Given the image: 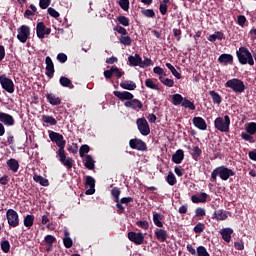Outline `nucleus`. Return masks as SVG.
Masks as SVG:
<instances>
[{
	"label": "nucleus",
	"instance_id": "nucleus-33",
	"mask_svg": "<svg viewBox=\"0 0 256 256\" xmlns=\"http://www.w3.org/2000/svg\"><path fill=\"white\" fill-rule=\"evenodd\" d=\"M33 180L36 183H39L42 187H49V180L45 179L43 176H40L38 174H34Z\"/></svg>",
	"mask_w": 256,
	"mask_h": 256
},
{
	"label": "nucleus",
	"instance_id": "nucleus-36",
	"mask_svg": "<svg viewBox=\"0 0 256 256\" xmlns=\"http://www.w3.org/2000/svg\"><path fill=\"white\" fill-rule=\"evenodd\" d=\"M192 159H194V161H199V159L201 158V155L203 153V151L201 150V148H199V146H194L192 149Z\"/></svg>",
	"mask_w": 256,
	"mask_h": 256
},
{
	"label": "nucleus",
	"instance_id": "nucleus-11",
	"mask_svg": "<svg viewBox=\"0 0 256 256\" xmlns=\"http://www.w3.org/2000/svg\"><path fill=\"white\" fill-rule=\"evenodd\" d=\"M129 146L136 151H147V143L138 138L130 139Z\"/></svg>",
	"mask_w": 256,
	"mask_h": 256
},
{
	"label": "nucleus",
	"instance_id": "nucleus-56",
	"mask_svg": "<svg viewBox=\"0 0 256 256\" xmlns=\"http://www.w3.org/2000/svg\"><path fill=\"white\" fill-rule=\"evenodd\" d=\"M44 241L47 245H53V243L57 241V238L53 235H47L45 236Z\"/></svg>",
	"mask_w": 256,
	"mask_h": 256
},
{
	"label": "nucleus",
	"instance_id": "nucleus-55",
	"mask_svg": "<svg viewBox=\"0 0 256 256\" xmlns=\"http://www.w3.org/2000/svg\"><path fill=\"white\" fill-rule=\"evenodd\" d=\"M152 61L151 58H145L143 60V58H141V63H140V67L142 69H145V67H151Z\"/></svg>",
	"mask_w": 256,
	"mask_h": 256
},
{
	"label": "nucleus",
	"instance_id": "nucleus-4",
	"mask_svg": "<svg viewBox=\"0 0 256 256\" xmlns=\"http://www.w3.org/2000/svg\"><path fill=\"white\" fill-rule=\"evenodd\" d=\"M231 126V118L229 115H225L223 117H217L214 120V127L217 129V131H220V133H229V127Z\"/></svg>",
	"mask_w": 256,
	"mask_h": 256
},
{
	"label": "nucleus",
	"instance_id": "nucleus-64",
	"mask_svg": "<svg viewBox=\"0 0 256 256\" xmlns=\"http://www.w3.org/2000/svg\"><path fill=\"white\" fill-rule=\"evenodd\" d=\"M57 60L59 61V63H67V54L59 53L57 55Z\"/></svg>",
	"mask_w": 256,
	"mask_h": 256
},
{
	"label": "nucleus",
	"instance_id": "nucleus-48",
	"mask_svg": "<svg viewBox=\"0 0 256 256\" xmlns=\"http://www.w3.org/2000/svg\"><path fill=\"white\" fill-rule=\"evenodd\" d=\"M119 42L122 44V45H125L127 47H129L131 45V43H133V40L131 39V36H122L120 39H119Z\"/></svg>",
	"mask_w": 256,
	"mask_h": 256
},
{
	"label": "nucleus",
	"instance_id": "nucleus-41",
	"mask_svg": "<svg viewBox=\"0 0 256 256\" xmlns=\"http://www.w3.org/2000/svg\"><path fill=\"white\" fill-rule=\"evenodd\" d=\"M42 121L48 125H57V120L53 116L43 115Z\"/></svg>",
	"mask_w": 256,
	"mask_h": 256
},
{
	"label": "nucleus",
	"instance_id": "nucleus-29",
	"mask_svg": "<svg viewBox=\"0 0 256 256\" xmlns=\"http://www.w3.org/2000/svg\"><path fill=\"white\" fill-rule=\"evenodd\" d=\"M219 63H223L224 65L233 64V55L231 54H221L218 58Z\"/></svg>",
	"mask_w": 256,
	"mask_h": 256
},
{
	"label": "nucleus",
	"instance_id": "nucleus-8",
	"mask_svg": "<svg viewBox=\"0 0 256 256\" xmlns=\"http://www.w3.org/2000/svg\"><path fill=\"white\" fill-rule=\"evenodd\" d=\"M6 219L10 227H19V214L13 209H8L6 212Z\"/></svg>",
	"mask_w": 256,
	"mask_h": 256
},
{
	"label": "nucleus",
	"instance_id": "nucleus-12",
	"mask_svg": "<svg viewBox=\"0 0 256 256\" xmlns=\"http://www.w3.org/2000/svg\"><path fill=\"white\" fill-rule=\"evenodd\" d=\"M128 239L135 245H143V242L145 241V236L141 232H129Z\"/></svg>",
	"mask_w": 256,
	"mask_h": 256
},
{
	"label": "nucleus",
	"instance_id": "nucleus-49",
	"mask_svg": "<svg viewBox=\"0 0 256 256\" xmlns=\"http://www.w3.org/2000/svg\"><path fill=\"white\" fill-rule=\"evenodd\" d=\"M1 249L3 253H9V251H11V244L9 243V240H4L1 242Z\"/></svg>",
	"mask_w": 256,
	"mask_h": 256
},
{
	"label": "nucleus",
	"instance_id": "nucleus-15",
	"mask_svg": "<svg viewBox=\"0 0 256 256\" xmlns=\"http://www.w3.org/2000/svg\"><path fill=\"white\" fill-rule=\"evenodd\" d=\"M0 123H3L6 127H13L15 125V118L11 114L2 112L0 114Z\"/></svg>",
	"mask_w": 256,
	"mask_h": 256
},
{
	"label": "nucleus",
	"instance_id": "nucleus-63",
	"mask_svg": "<svg viewBox=\"0 0 256 256\" xmlns=\"http://www.w3.org/2000/svg\"><path fill=\"white\" fill-rule=\"evenodd\" d=\"M48 14L50 15V17H54V19H57V17H59V12H57V10H55V8H48Z\"/></svg>",
	"mask_w": 256,
	"mask_h": 256
},
{
	"label": "nucleus",
	"instance_id": "nucleus-23",
	"mask_svg": "<svg viewBox=\"0 0 256 256\" xmlns=\"http://www.w3.org/2000/svg\"><path fill=\"white\" fill-rule=\"evenodd\" d=\"M183 159H185V152L182 149L177 150L172 155V161L173 163H176V165H179L183 162Z\"/></svg>",
	"mask_w": 256,
	"mask_h": 256
},
{
	"label": "nucleus",
	"instance_id": "nucleus-24",
	"mask_svg": "<svg viewBox=\"0 0 256 256\" xmlns=\"http://www.w3.org/2000/svg\"><path fill=\"white\" fill-rule=\"evenodd\" d=\"M7 167L12 171V173H17L19 171V161L15 158H10L6 161Z\"/></svg>",
	"mask_w": 256,
	"mask_h": 256
},
{
	"label": "nucleus",
	"instance_id": "nucleus-14",
	"mask_svg": "<svg viewBox=\"0 0 256 256\" xmlns=\"http://www.w3.org/2000/svg\"><path fill=\"white\" fill-rule=\"evenodd\" d=\"M124 106L133 109L134 111H138V109H143V102L139 99H131L124 103Z\"/></svg>",
	"mask_w": 256,
	"mask_h": 256
},
{
	"label": "nucleus",
	"instance_id": "nucleus-27",
	"mask_svg": "<svg viewBox=\"0 0 256 256\" xmlns=\"http://www.w3.org/2000/svg\"><path fill=\"white\" fill-rule=\"evenodd\" d=\"M120 87L127 91H135L137 89V84L132 80H124L120 83Z\"/></svg>",
	"mask_w": 256,
	"mask_h": 256
},
{
	"label": "nucleus",
	"instance_id": "nucleus-1",
	"mask_svg": "<svg viewBox=\"0 0 256 256\" xmlns=\"http://www.w3.org/2000/svg\"><path fill=\"white\" fill-rule=\"evenodd\" d=\"M49 139L58 147V150L56 151L58 161H60L64 167H67V169H73V163H75V161L73 158H67V153L65 152L67 141H65L63 135L55 131H49Z\"/></svg>",
	"mask_w": 256,
	"mask_h": 256
},
{
	"label": "nucleus",
	"instance_id": "nucleus-38",
	"mask_svg": "<svg viewBox=\"0 0 256 256\" xmlns=\"http://www.w3.org/2000/svg\"><path fill=\"white\" fill-rule=\"evenodd\" d=\"M182 107H184L185 109H190V111H195L196 109L195 103L191 102L187 98H184L182 102Z\"/></svg>",
	"mask_w": 256,
	"mask_h": 256
},
{
	"label": "nucleus",
	"instance_id": "nucleus-19",
	"mask_svg": "<svg viewBox=\"0 0 256 256\" xmlns=\"http://www.w3.org/2000/svg\"><path fill=\"white\" fill-rule=\"evenodd\" d=\"M152 220L156 227H159V229H163V221H165V216L163 214L153 212Z\"/></svg>",
	"mask_w": 256,
	"mask_h": 256
},
{
	"label": "nucleus",
	"instance_id": "nucleus-10",
	"mask_svg": "<svg viewBox=\"0 0 256 256\" xmlns=\"http://www.w3.org/2000/svg\"><path fill=\"white\" fill-rule=\"evenodd\" d=\"M36 35L38 39H45V35H51V28H47L44 22H38L36 25Z\"/></svg>",
	"mask_w": 256,
	"mask_h": 256
},
{
	"label": "nucleus",
	"instance_id": "nucleus-42",
	"mask_svg": "<svg viewBox=\"0 0 256 256\" xmlns=\"http://www.w3.org/2000/svg\"><path fill=\"white\" fill-rule=\"evenodd\" d=\"M166 181L168 185H171V187H173V185H177V178L175 177V174H173V172L168 173Z\"/></svg>",
	"mask_w": 256,
	"mask_h": 256
},
{
	"label": "nucleus",
	"instance_id": "nucleus-2",
	"mask_svg": "<svg viewBox=\"0 0 256 256\" xmlns=\"http://www.w3.org/2000/svg\"><path fill=\"white\" fill-rule=\"evenodd\" d=\"M218 176L222 181H228L230 177H235V171L227 166H219L212 171L210 181L215 183Z\"/></svg>",
	"mask_w": 256,
	"mask_h": 256
},
{
	"label": "nucleus",
	"instance_id": "nucleus-30",
	"mask_svg": "<svg viewBox=\"0 0 256 256\" xmlns=\"http://www.w3.org/2000/svg\"><path fill=\"white\" fill-rule=\"evenodd\" d=\"M209 95L215 105H221V103H223V97H221L215 90H210Z\"/></svg>",
	"mask_w": 256,
	"mask_h": 256
},
{
	"label": "nucleus",
	"instance_id": "nucleus-21",
	"mask_svg": "<svg viewBox=\"0 0 256 256\" xmlns=\"http://www.w3.org/2000/svg\"><path fill=\"white\" fill-rule=\"evenodd\" d=\"M192 123L197 127V129H200V131L207 130V122L202 117H194Z\"/></svg>",
	"mask_w": 256,
	"mask_h": 256
},
{
	"label": "nucleus",
	"instance_id": "nucleus-50",
	"mask_svg": "<svg viewBox=\"0 0 256 256\" xmlns=\"http://www.w3.org/2000/svg\"><path fill=\"white\" fill-rule=\"evenodd\" d=\"M197 256H211L209 252L207 251V248L205 246H198L197 247Z\"/></svg>",
	"mask_w": 256,
	"mask_h": 256
},
{
	"label": "nucleus",
	"instance_id": "nucleus-6",
	"mask_svg": "<svg viewBox=\"0 0 256 256\" xmlns=\"http://www.w3.org/2000/svg\"><path fill=\"white\" fill-rule=\"evenodd\" d=\"M136 125L138 128V131L144 137H147V135H149V133H151V128L149 127V122H147V119H145V117L138 118L136 120Z\"/></svg>",
	"mask_w": 256,
	"mask_h": 256
},
{
	"label": "nucleus",
	"instance_id": "nucleus-47",
	"mask_svg": "<svg viewBox=\"0 0 256 256\" xmlns=\"http://www.w3.org/2000/svg\"><path fill=\"white\" fill-rule=\"evenodd\" d=\"M112 73L117 79H121L125 75V72L121 71L117 66H112Z\"/></svg>",
	"mask_w": 256,
	"mask_h": 256
},
{
	"label": "nucleus",
	"instance_id": "nucleus-45",
	"mask_svg": "<svg viewBox=\"0 0 256 256\" xmlns=\"http://www.w3.org/2000/svg\"><path fill=\"white\" fill-rule=\"evenodd\" d=\"M111 195H112V197H114L115 203H119V197L121 195V189H119L118 187L112 188Z\"/></svg>",
	"mask_w": 256,
	"mask_h": 256
},
{
	"label": "nucleus",
	"instance_id": "nucleus-59",
	"mask_svg": "<svg viewBox=\"0 0 256 256\" xmlns=\"http://www.w3.org/2000/svg\"><path fill=\"white\" fill-rule=\"evenodd\" d=\"M119 5L123 11H129V0H119Z\"/></svg>",
	"mask_w": 256,
	"mask_h": 256
},
{
	"label": "nucleus",
	"instance_id": "nucleus-32",
	"mask_svg": "<svg viewBox=\"0 0 256 256\" xmlns=\"http://www.w3.org/2000/svg\"><path fill=\"white\" fill-rule=\"evenodd\" d=\"M84 167H86V169H89L90 171H93V169H95V160H93V157L91 155L85 156Z\"/></svg>",
	"mask_w": 256,
	"mask_h": 256
},
{
	"label": "nucleus",
	"instance_id": "nucleus-5",
	"mask_svg": "<svg viewBox=\"0 0 256 256\" xmlns=\"http://www.w3.org/2000/svg\"><path fill=\"white\" fill-rule=\"evenodd\" d=\"M225 87L232 89L234 93H243L246 89L245 82L239 78H233L225 83Z\"/></svg>",
	"mask_w": 256,
	"mask_h": 256
},
{
	"label": "nucleus",
	"instance_id": "nucleus-9",
	"mask_svg": "<svg viewBox=\"0 0 256 256\" xmlns=\"http://www.w3.org/2000/svg\"><path fill=\"white\" fill-rule=\"evenodd\" d=\"M31 37V28L27 25H22L18 28L17 39L20 43H27V39Z\"/></svg>",
	"mask_w": 256,
	"mask_h": 256
},
{
	"label": "nucleus",
	"instance_id": "nucleus-3",
	"mask_svg": "<svg viewBox=\"0 0 256 256\" xmlns=\"http://www.w3.org/2000/svg\"><path fill=\"white\" fill-rule=\"evenodd\" d=\"M236 57L240 65H250L253 67L255 65V60L253 59V54L249 51V48L241 46L239 50L236 51Z\"/></svg>",
	"mask_w": 256,
	"mask_h": 256
},
{
	"label": "nucleus",
	"instance_id": "nucleus-61",
	"mask_svg": "<svg viewBox=\"0 0 256 256\" xmlns=\"http://www.w3.org/2000/svg\"><path fill=\"white\" fill-rule=\"evenodd\" d=\"M168 9H169V6L167 4L160 3L159 11L161 15H167Z\"/></svg>",
	"mask_w": 256,
	"mask_h": 256
},
{
	"label": "nucleus",
	"instance_id": "nucleus-62",
	"mask_svg": "<svg viewBox=\"0 0 256 256\" xmlns=\"http://www.w3.org/2000/svg\"><path fill=\"white\" fill-rule=\"evenodd\" d=\"M114 31H117L120 35H127V29H125L123 26H115Z\"/></svg>",
	"mask_w": 256,
	"mask_h": 256
},
{
	"label": "nucleus",
	"instance_id": "nucleus-16",
	"mask_svg": "<svg viewBox=\"0 0 256 256\" xmlns=\"http://www.w3.org/2000/svg\"><path fill=\"white\" fill-rule=\"evenodd\" d=\"M113 95L120 99V101H131L135 96L129 91H114Z\"/></svg>",
	"mask_w": 256,
	"mask_h": 256
},
{
	"label": "nucleus",
	"instance_id": "nucleus-28",
	"mask_svg": "<svg viewBox=\"0 0 256 256\" xmlns=\"http://www.w3.org/2000/svg\"><path fill=\"white\" fill-rule=\"evenodd\" d=\"M46 99L50 105L57 106L61 105V98L53 93H47Z\"/></svg>",
	"mask_w": 256,
	"mask_h": 256
},
{
	"label": "nucleus",
	"instance_id": "nucleus-57",
	"mask_svg": "<svg viewBox=\"0 0 256 256\" xmlns=\"http://www.w3.org/2000/svg\"><path fill=\"white\" fill-rule=\"evenodd\" d=\"M206 211L205 208L198 207L195 209V217H205Z\"/></svg>",
	"mask_w": 256,
	"mask_h": 256
},
{
	"label": "nucleus",
	"instance_id": "nucleus-31",
	"mask_svg": "<svg viewBox=\"0 0 256 256\" xmlns=\"http://www.w3.org/2000/svg\"><path fill=\"white\" fill-rule=\"evenodd\" d=\"M59 83L62 87H67L68 89H75V85H73L71 79L66 76L60 77Z\"/></svg>",
	"mask_w": 256,
	"mask_h": 256
},
{
	"label": "nucleus",
	"instance_id": "nucleus-26",
	"mask_svg": "<svg viewBox=\"0 0 256 256\" xmlns=\"http://www.w3.org/2000/svg\"><path fill=\"white\" fill-rule=\"evenodd\" d=\"M130 67H141V56L139 54L130 55L128 57Z\"/></svg>",
	"mask_w": 256,
	"mask_h": 256
},
{
	"label": "nucleus",
	"instance_id": "nucleus-46",
	"mask_svg": "<svg viewBox=\"0 0 256 256\" xmlns=\"http://www.w3.org/2000/svg\"><path fill=\"white\" fill-rule=\"evenodd\" d=\"M117 21L120 25H123V27H129L130 25L129 18H127V16H118Z\"/></svg>",
	"mask_w": 256,
	"mask_h": 256
},
{
	"label": "nucleus",
	"instance_id": "nucleus-58",
	"mask_svg": "<svg viewBox=\"0 0 256 256\" xmlns=\"http://www.w3.org/2000/svg\"><path fill=\"white\" fill-rule=\"evenodd\" d=\"M205 231V224L203 223H198L195 227H194V233H203Z\"/></svg>",
	"mask_w": 256,
	"mask_h": 256
},
{
	"label": "nucleus",
	"instance_id": "nucleus-44",
	"mask_svg": "<svg viewBox=\"0 0 256 256\" xmlns=\"http://www.w3.org/2000/svg\"><path fill=\"white\" fill-rule=\"evenodd\" d=\"M246 132L249 135H255L256 133V123L255 122H250L246 125Z\"/></svg>",
	"mask_w": 256,
	"mask_h": 256
},
{
	"label": "nucleus",
	"instance_id": "nucleus-35",
	"mask_svg": "<svg viewBox=\"0 0 256 256\" xmlns=\"http://www.w3.org/2000/svg\"><path fill=\"white\" fill-rule=\"evenodd\" d=\"M34 223H35V216L28 214L24 217V227L31 229Z\"/></svg>",
	"mask_w": 256,
	"mask_h": 256
},
{
	"label": "nucleus",
	"instance_id": "nucleus-40",
	"mask_svg": "<svg viewBox=\"0 0 256 256\" xmlns=\"http://www.w3.org/2000/svg\"><path fill=\"white\" fill-rule=\"evenodd\" d=\"M159 81L162 83V85H165L166 87H173L175 85V81L169 78H165L163 76H159Z\"/></svg>",
	"mask_w": 256,
	"mask_h": 256
},
{
	"label": "nucleus",
	"instance_id": "nucleus-51",
	"mask_svg": "<svg viewBox=\"0 0 256 256\" xmlns=\"http://www.w3.org/2000/svg\"><path fill=\"white\" fill-rule=\"evenodd\" d=\"M137 227H140V229H144L147 231L149 229V222L147 220H139L136 222Z\"/></svg>",
	"mask_w": 256,
	"mask_h": 256
},
{
	"label": "nucleus",
	"instance_id": "nucleus-22",
	"mask_svg": "<svg viewBox=\"0 0 256 256\" xmlns=\"http://www.w3.org/2000/svg\"><path fill=\"white\" fill-rule=\"evenodd\" d=\"M207 197H209V194L202 192L198 195H192L191 201H192V203H196V204L207 203Z\"/></svg>",
	"mask_w": 256,
	"mask_h": 256
},
{
	"label": "nucleus",
	"instance_id": "nucleus-39",
	"mask_svg": "<svg viewBox=\"0 0 256 256\" xmlns=\"http://www.w3.org/2000/svg\"><path fill=\"white\" fill-rule=\"evenodd\" d=\"M185 97H182L181 94H174L172 96V103L177 106V105H183Z\"/></svg>",
	"mask_w": 256,
	"mask_h": 256
},
{
	"label": "nucleus",
	"instance_id": "nucleus-43",
	"mask_svg": "<svg viewBox=\"0 0 256 256\" xmlns=\"http://www.w3.org/2000/svg\"><path fill=\"white\" fill-rule=\"evenodd\" d=\"M145 85H146V87H148V89H153L154 91H159V85L155 84V82H153V79H151V78L146 79Z\"/></svg>",
	"mask_w": 256,
	"mask_h": 256
},
{
	"label": "nucleus",
	"instance_id": "nucleus-20",
	"mask_svg": "<svg viewBox=\"0 0 256 256\" xmlns=\"http://www.w3.org/2000/svg\"><path fill=\"white\" fill-rule=\"evenodd\" d=\"M85 185L90 187V189L86 190L85 194L86 195H95V178H93L92 176H87Z\"/></svg>",
	"mask_w": 256,
	"mask_h": 256
},
{
	"label": "nucleus",
	"instance_id": "nucleus-17",
	"mask_svg": "<svg viewBox=\"0 0 256 256\" xmlns=\"http://www.w3.org/2000/svg\"><path fill=\"white\" fill-rule=\"evenodd\" d=\"M228 217H229V212L223 209L214 211L212 215V219H214L215 221H226Z\"/></svg>",
	"mask_w": 256,
	"mask_h": 256
},
{
	"label": "nucleus",
	"instance_id": "nucleus-37",
	"mask_svg": "<svg viewBox=\"0 0 256 256\" xmlns=\"http://www.w3.org/2000/svg\"><path fill=\"white\" fill-rule=\"evenodd\" d=\"M166 67L167 69H169L172 75L176 77V79H182L183 76H181V73H179L177 69H175L174 65H172L171 63H166Z\"/></svg>",
	"mask_w": 256,
	"mask_h": 256
},
{
	"label": "nucleus",
	"instance_id": "nucleus-18",
	"mask_svg": "<svg viewBox=\"0 0 256 256\" xmlns=\"http://www.w3.org/2000/svg\"><path fill=\"white\" fill-rule=\"evenodd\" d=\"M154 235L157 239V241H160V243H165L167 239H169V233L165 229H156L154 231Z\"/></svg>",
	"mask_w": 256,
	"mask_h": 256
},
{
	"label": "nucleus",
	"instance_id": "nucleus-34",
	"mask_svg": "<svg viewBox=\"0 0 256 256\" xmlns=\"http://www.w3.org/2000/svg\"><path fill=\"white\" fill-rule=\"evenodd\" d=\"M65 237L63 238L64 247L66 249H71L73 247V239L69 237V231L64 232Z\"/></svg>",
	"mask_w": 256,
	"mask_h": 256
},
{
	"label": "nucleus",
	"instance_id": "nucleus-60",
	"mask_svg": "<svg viewBox=\"0 0 256 256\" xmlns=\"http://www.w3.org/2000/svg\"><path fill=\"white\" fill-rule=\"evenodd\" d=\"M51 5V0H40L39 7L42 9H47Z\"/></svg>",
	"mask_w": 256,
	"mask_h": 256
},
{
	"label": "nucleus",
	"instance_id": "nucleus-52",
	"mask_svg": "<svg viewBox=\"0 0 256 256\" xmlns=\"http://www.w3.org/2000/svg\"><path fill=\"white\" fill-rule=\"evenodd\" d=\"M89 151H91V148L89 147V145L87 144L82 145L79 149L80 157H85V153H89Z\"/></svg>",
	"mask_w": 256,
	"mask_h": 256
},
{
	"label": "nucleus",
	"instance_id": "nucleus-13",
	"mask_svg": "<svg viewBox=\"0 0 256 256\" xmlns=\"http://www.w3.org/2000/svg\"><path fill=\"white\" fill-rule=\"evenodd\" d=\"M45 63H46V76L48 79H53V75H55V64H53V60L49 56L46 57Z\"/></svg>",
	"mask_w": 256,
	"mask_h": 256
},
{
	"label": "nucleus",
	"instance_id": "nucleus-7",
	"mask_svg": "<svg viewBox=\"0 0 256 256\" xmlns=\"http://www.w3.org/2000/svg\"><path fill=\"white\" fill-rule=\"evenodd\" d=\"M0 85L7 93H15V83L5 75L0 76Z\"/></svg>",
	"mask_w": 256,
	"mask_h": 256
},
{
	"label": "nucleus",
	"instance_id": "nucleus-25",
	"mask_svg": "<svg viewBox=\"0 0 256 256\" xmlns=\"http://www.w3.org/2000/svg\"><path fill=\"white\" fill-rule=\"evenodd\" d=\"M220 235H222L223 241L226 243H231V236L233 235V229L232 228H223L220 230Z\"/></svg>",
	"mask_w": 256,
	"mask_h": 256
},
{
	"label": "nucleus",
	"instance_id": "nucleus-54",
	"mask_svg": "<svg viewBox=\"0 0 256 256\" xmlns=\"http://www.w3.org/2000/svg\"><path fill=\"white\" fill-rule=\"evenodd\" d=\"M241 137L244 141H248L249 143H255V138L251 136L249 133L242 132Z\"/></svg>",
	"mask_w": 256,
	"mask_h": 256
},
{
	"label": "nucleus",
	"instance_id": "nucleus-53",
	"mask_svg": "<svg viewBox=\"0 0 256 256\" xmlns=\"http://www.w3.org/2000/svg\"><path fill=\"white\" fill-rule=\"evenodd\" d=\"M142 15H144V17H148L149 19H153V17H155V11L153 9H144L142 10Z\"/></svg>",
	"mask_w": 256,
	"mask_h": 256
}]
</instances>
